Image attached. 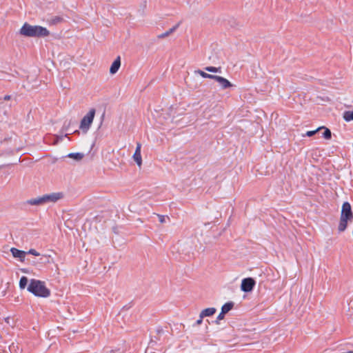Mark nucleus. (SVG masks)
I'll return each instance as SVG.
<instances>
[{
    "mask_svg": "<svg viewBox=\"0 0 353 353\" xmlns=\"http://www.w3.org/2000/svg\"><path fill=\"white\" fill-rule=\"evenodd\" d=\"M353 220V212L352 211V207L348 202H344L341 207L340 220L338 225L339 232H344L348 225L350 222Z\"/></svg>",
    "mask_w": 353,
    "mask_h": 353,
    "instance_id": "nucleus-1",
    "label": "nucleus"
},
{
    "mask_svg": "<svg viewBox=\"0 0 353 353\" xmlns=\"http://www.w3.org/2000/svg\"><path fill=\"white\" fill-rule=\"evenodd\" d=\"M20 34L29 37H41L49 35V31L44 27L40 26H31L25 23L20 29Z\"/></svg>",
    "mask_w": 353,
    "mask_h": 353,
    "instance_id": "nucleus-2",
    "label": "nucleus"
},
{
    "mask_svg": "<svg viewBox=\"0 0 353 353\" xmlns=\"http://www.w3.org/2000/svg\"><path fill=\"white\" fill-rule=\"evenodd\" d=\"M28 290L34 295L40 297L46 298L50 294V291L46 287L44 282L39 280L32 279L28 287Z\"/></svg>",
    "mask_w": 353,
    "mask_h": 353,
    "instance_id": "nucleus-3",
    "label": "nucleus"
},
{
    "mask_svg": "<svg viewBox=\"0 0 353 353\" xmlns=\"http://www.w3.org/2000/svg\"><path fill=\"white\" fill-rule=\"evenodd\" d=\"M94 115L95 109L92 108L81 119L79 128L84 133H86L90 129V127L93 122Z\"/></svg>",
    "mask_w": 353,
    "mask_h": 353,
    "instance_id": "nucleus-4",
    "label": "nucleus"
},
{
    "mask_svg": "<svg viewBox=\"0 0 353 353\" xmlns=\"http://www.w3.org/2000/svg\"><path fill=\"white\" fill-rule=\"evenodd\" d=\"M45 205L55 203L63 198V194L61 192H51L49 194H43Z\"/></svg>",
    "mask_w": 353,
    "mask_h": 353,
    "instance_id": "nucleus-5",
    "label": "nucleus"
},
{
    "mask_svg": "<svg viewBox=\"0 0 353 353\" xmlns=\"http://www.w3.org/2000/svg\"><path fill=\"white\" fill-rule=\"evenodd\" d=\"M256 284L255 281L252 278H245L241 281V290L245 292H251Z\"/></svg>",
    "mask_w": 353,
    "mask_h": 353,
    "instance_id": "nucleus-6",
    "label": "nucleus"
},
{
    "mask_svg": "<svg viewBox=\"0 0 353 353\" xmlns=\"http://www.w3.org/2000/svg\"><path fill=\"white\" fill-rule=\"evenodd\" d=\"M132 159L136 162L139 168L142 166V157H141V144L137 143L136 149L132 156Z\"/></svg>",
    "mask_w": 353,
    "mask_h": 353,
    "instance_id": "nucleus-7",
    "label": "nucleus"
},
{
    "mask_svg": "<svg viewBox=\"0 0 353 353\" xmlns=\"http://www.w3.org/2000/svg\"><path fill=\"white\" fill-rule=\"evenodd\" d=\"M213 79L219 83L222 89H227L233 86L228 79L222 77L214 75Z\"/></svg>",
    "mask_w": 353,
    "mask_h": 353,
    "instance_id": "nucleus-8",
    "label": "nucleus"
},
{
    "mask_svg": "<svg viewBox=\"0 0 353 353\" xmlns=\"http://www.w3.org/2000/svg\"><path fill=\"white\" fill-rule=\"evenodd\" d=\"M10 252L14 258L18 259L21 262L25 261L27 252L23 250H18L15 248H12Z\"/></svg>",
    "mask_w": 353,
    "mask_h": 353,
    "instance_id": "nucleus-9",
    "label": "nucleus"
},
{
    "mask_svg": "<svg viewBox=\"0 0 353 353\" xmlns=\"http://www.w3.org/2000/svg\"><path fill=\"white\" fill-rule=\"evenodd\" d=\"M43 195L28 199L26 203L30 205L40 206L45 205Z\"/></svg>",
    "mask_w": 353,
    "mask_h": 353,
    "instance_id": "nucleus-10",
    "label": "nucleus"
},
{
    "mask_svg": "<svg viewBox=\"0 0 353 353\" xmlns=\"http://www.w3.org/2000/svg\"><path fill=\"white\" fill-rule=\"evenodd\" d=\"M120 66H121V58H120V57H117L110 66V73L111 74H116L118 72Z\"/></svg>",
    "mask_w": 353,
    "mask_h": 353,
    "instance_id": "nucleus-11",
    "label": "nucleus"
},
{
    "mask_svg": "<svg viewBox=\"0 0 353 353\" xmlns=\"http://www.w3.org/2000/svg\"><path fill=\"white\" fill-rule=\"evenodd\" d=\"M216 312V309L214 307H208L202 310L200 313V317L204 318L207 316H211Z\"/></svg>",
    "mask_w": 353,
    "mask_h": 353,
    "instance_id": "nucleus-12",
    "label": "nucleus"
},
{
    "mask_svg": "<svg viewBox=\"0 0 353 353\" xmlns=\"http://www.w3.org/2000/svg\"><path fill=\"white\" fill-rule=\"evenodd\" d=\"M68 157L72 159L77 161H79L84 157V154L81 152L70 153L68 154Z\"/></svg>",
    "mask_w": 353,
    "mask_h": 353,
    "instance_id": "nucleus-13",
    "label": "nucleus"
},
{
    "mask_svg": "<svg viewBox=\"0 0 353 353\" xmlns=\"http://www.w3.org/2000/svg\"><path fill=\"white\" fill-rule=\"evenodd\" d=\"M234 306L233 302H228L225 303L222 307H221V312L222 313H224L225 314L228 313L229 311H230Z\"/></svg>",
    "mask_w": 353,
    "mask_h": 353,
    "instance_id": "nucleus-14",
    "label": "nucleus"
},
{
    "mask_svg": "<svg viewBox=\"0 0 353 353\" xmlns=\"http://www.w3.org/2000/svg\"><path fill=\"white\" fill-rule=\"evenodd\" d=\"M320 128H321V130H324L323 133V138H325L326 140H330L332 138V132L330 129L325 126H321Z\"/></svg>",
    "mask_w": 353,
    "mask_h": 353,
    "instance_id": "nucleus-15",
    "label": "nucleus"
},
{
    "mask_svg": "<svg viewBox=\"0 0 353 353\" xmlns=\"http://www.w3.org/2000/svg\"><path fill=\"white\" fill-rule=\"evenodd\" d=\"M343 119L346 121H352L353 120V109L351 110H347V111L344 112Z\"/></svg>",
    "mask_w": 353,
    "mask_h": 353,
    "instance_id": "nucleus-16",
    "label": "nucleus"
},
{
    "mask_svg": "<svg viewBox=\"0 0 353 353\" xmlns=\"http://www.w3.org/2000/svg\"><path fill=\"white\" fill-rule=\"evenodd\" d=\"M194 73H196V74H200L202 77L203 78H206V79H213L214 75V74H208L202 70H195L194 71Z\"/></svg>",
    "mask_w": 353,
    "mask_h": 353,
    "instance_id": "nucleus-17",
    "label": "nucleus"
},
{
    "mask_svg": "<svg viewBox=\"0 0 353 353\" xmlns=\"http://www.w3.org/2000/svg\"><path fill=\"white\" fill-rule=\"evenodd\" d=\"M28 283V279L26 276H22L19 281V288L21 290H23L27 286V284Z\"/></svg>",
    "mask_w": 353,
    "mask_h": 353,
    "instance_id": "nucleus-18",
    "label": "nucleus"
},
{
    "mask_svg": "<svg viewBox=\"0 0 353 353\" xmlns=\"http://www.w3.org/2000/svg\"><path fill=\"white\" fill-rule=\"evenodd\" d=\"M205 70L210 72H221V68H216L213 66H208L205 68Z\"/></svg>",
    "mask_w": 353,
    "mask_h": 353,
    "instance_id": "nucleus-19",
    "label": "nucleus"
},
{
    "mask_svg": "<svg viewBox=\"0 0 353 353\" xmlns=\"http://www.w3.org/2000/svg\"><path fill=\"white\" fill-rule=\"evenodd\" d=\"M321 130V128H318L317 129H316L314 130L307 131L306 132L305 135L307 137H312V136L314 135L316 132L320 131Z\"/></svg>",
    "mask_w": 353,
    "mask_h": 353,
    "instance_id": "nucleus-20",
    "label": "nucleus"
},
{
    "mask_svg": "<svg viewBox=\"0 0 353 353\" xmlns=\"http://www.w3.org/2000/svg\"><path fill=\"white\" fill-rule=\"evenodd\" d=\"M177 28V26L175 27H173L172 28L170 29L168 31L163 34L161 37H164L168 36L170 34L172 33Z\"/></svg>",
    "mask_w": 353,
    "mask_h": 353,
    "instance_id": "nucleus-21",
    "label": "nucleus"
},
{
    "mask_svg": "<svg viewBox=\"0 0 353 353\" xmlns=\"http://www.w3.org/2000/svg\"><path fill=\"white\" fill-rule=\"evenodd\" d=\"M27 253L30 254L34 256H38L40 255V254L34 249H30Z\"/></svg>",
    "mask_w": 353,
    "mask_h": 353,
    "instance_id": "nucleus-22",
    "label": "nucleus"
},
{
    "mask_svg": "<svg viewBox=\"0 0 353 353\" xmlns=\"http://www.w3.org/2000/svg\"><path fill=\"white\" fill-rule=\"evenodd\" d=\"M224 315H225V314L222 313V312H221V313L218 315V316L216 318V322L217 323H219V321L223 320L224 319Z\"/></svg>",
    "mask_w": 353,
    "mask_h": 353,
    "instance_id": "nucleus-23",
    "label": "nucleus"
},
{
    "mask_svg": "<svg viewBox=\"0 0 353 353\" xmlns=\"http://www.w3.org/2000/svg\"><path fill=\"white\" fill-rule=\"evenodd\" d=\"M203 318H201V317L199 316V319H198V320L196 321V325H201V323H202V321H203Z\"/></svg>",
    "mask_w": 353,
    "mask_h": 353,
    "instance_id": "nucleus-24",
    "label": "nucleus"
},
{
    "mask_svg": "<svg viewBox=\"0 0 353 353\" xmlns=\"http://www.w3.org/2000/svg\"><path fill=\"white\" fill-rule=\"evenodd\" d=\"M10 96H8V95H7V96H5L4 99H5V100H9V99H10Z\"/></svg>",
    "mask_w": 353,
    "mask_h": 353,
    "instance_id": "nucleus-25",
    "label": "nucleus"
},
{
    "mask_svg": "<svg viewBox=\"0 0 353 353\" xmlns=\"http://www.w3.org/2000/svg\"><path fill=\"white\" fill-rule=\"evenodd\" d=\"M160 221H161V222H162V223L164 221V218H163V216H160Z\"/></svg>",
    "mask_w": 353,
    "mask_h": 353,
    "instance_id": "nucleus-26",
    "label": "nucleus"
},
{
    "mask_svg": "<svg viewBox=\"0 0 353 353\" xmlns=\"http://www.w3.org/2000/svg\"><path fill=\"white\" fill-rule=\"evenodd\" d=\"M21 272H23V273H27L28 270L26 269H21Z\"/></svg>",
    "mask_w": 353,
    "mask_h": 353,
    "instance_id": "nucleus-27",
    "label": "nucleus"
},
{
    "mask_svg": "<svg viewBox=\"0 0 353 353\" xmlns=\"http://www.w3.org/2000/svg\"><path fill=\"white\" fill-rule=\"evenodd\" d=\"M43 257L49 259L50 258V255H43Z\"/></svg>",
    "mask_w": 353,
    "mask_h": 353,
    "instance_id": "nucleus-28",
    "label": "nucleus"
}]
</instances>
